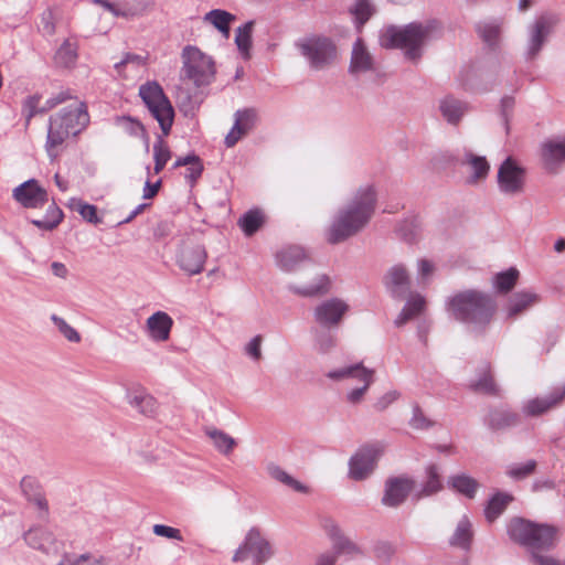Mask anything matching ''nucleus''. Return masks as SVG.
<instances>
[{
	"instance_id": "22",
	"label": "nucleus",
	"mask_w": 565,
	"mask_h": 565,
	"mask_svg": "<svg viewBox=\"0 0 565 565\" xmlns=\"http://www.w3.org/2000/svg\"><path fill=\"white\" fill-rule=\"evenodd\" d=\"M413 489V481L406 478H394L386 481L385 493L382 502L387 507H397L401 504L411 490Z\"/></svg>"
},
{
	"instance_id": "62",
	"label": "nucleus",
	"mask_w": 565,
	"mask_h": 565,
	"mask_svg": "<svg viewBox=\"0 0 565 565\" xmlns=\"http://www.w3.org/2000/svg\"><path fill=\"white\" fill-rule=\"evenodd\" d=\"M393 554L394 548L390 544L383 543L376 547V556L379 558H388Z\"/></svg>"
},
{
	"instance_id": "9",
	"label": "nucleus",
	"mask_w": 565,
	"mask_h": 565,
	"mask_svg": "<svg viewBox=\"0 0 565 565\" xmlns=\"http://www.w3.org/2000/svg\"><path fill=\"white\" fill-rule=\"evenodd\" d=\"M374 370L366 369L361 363H356L340 370L330 371L327 373V376L333 381L352 380L360 384L347 394V401L350 404L355 405L363 399L365 393L374 381Z\"/></svg>"
},
{
	"instance_id": "12",
	"label": "nucleus",
	"mask_w": 565,
	"mask_h": 565,
	"mask_svg": "<svg viewBox=\"0 0 565 565\" xmlns=\"http://www.w3.org/2000/svg\"><path fill=\"white\" fill-rule=\"evenodd\" d=\"M270 546L262 536L259 531L252 529L233 556L234 562H245L252 559L255 565H260L270 556Z\"/></svg>"
},
{
	"instance_id": "6",
	"label": "nucleus",
	"mask_w": 565,
	"mask_h": 565,
	"mask_svg": "<svg viewBox=\"0 0 565 565\" xmlns=\"http://www.w3.org/2000/svg\"><path fill=\"white\" fill-rule=\"evenodd\" d=\"M440 28L436 21L411 23L403 29L388 28L381 38L384 47H399L406 51L411 60L420 56L419 49L424 43L439 34Z\"/></svg>"
},
{
	"instance_id": "24",
	"label": "nucleus",
	"mask_w": 565,
	"mask_h": 565,
	"mask_svg": "<svg viewBox=\"0 0 565 565\" xmlns=\"http://www.w3.org/2000/svg\"><path fill=\"white\" fill-rule=\"evenodd\" d=\"M172 326V318L163 311H157L147 319V329L154 341H167Z\"/></svg>"
},
{
	"instance_id": "20",
	"label": "nucleus",
	"mask_w": 565,
	"mask_h": 565,
	"mask_svg": "<svg viewBox=\"0 0 565 565\" xmlns=\"http://www.w3.org/2000/svg\"><path fill=\"white\" fill-rule=\"evenodd\" d=\"M544 167L552 172L565 162V137L557 136L545 140L541 146Z\"/></svg>"
},
{
	"instance_id": "13",
	"label": "nucleus",
	"mask_w": 565,
	"mask_h": 565,
	"mask_svg": "<svg viewBox=\"0 0 565 565\" xmlns=\"http://www.w3.org/2000/svg\"><path fill=\"white\" fill-rule=\"evenodd\" d=\"M565 399V379L550 394L527 399L522 406L523 415L540 417L558 407Z\"/></svg>"
},
{
	"instance_id": "4",
	"label": "nucleus",
	"mask_w": 565,
	"mask_h": 565,
	"mask_svg": "<svg viewBox=\"0 0 565 565\" xmlns=\"http://www.w3.org/2000/svg\"><path fill=\"white\" fill-rule=\"evenodd\" d=\"M448 310L457 320L481 329L491 321L495 303L484 294L467 290L449 300Z\"/></svg>"
},
{
	"instance_id": "38",
	"label": "nucleus",
	"mask_w": 565,
	"mask_h": 565,
	"mask_svg": "<svg viewBox=\"0 0 565 565\" xmlns=\"http://www.w3.org/2000/svg\"><path fill=\"white\" fill-rule=\"evenodd\" d=\"M118 130L126 136L134 138H142L146 135L142 124L130 117H119L116 119Z\"/></svg>"
},
{
	"instance_id": "32",
	"label": "nucleus",
	"mask_w": 565,
	"mask_h": 565,
	"mask_svg": "<svg viewBox=\"0 0 565 565\" xmlns=\"http://www.w3.org/2000/svg\"><path fill=\"white\" fill-rule=\"evenodd\" d=\"M267 472L268 475L275 479L276 481L285 484L286 487L297 491V492H306L307 488L300 483L298 480H296L294 477H291L287 471H285L281 467L269 463L267 466Z\"/></svg>"
},
{
	"instance_id": "3",
	"label": "nucleus",
	"mask_w": 565,
	"mask_h": 565,
	"mask_svg": "<svg viewBox=\"0 0 565 565\" xmlns=\"http://www.w3.org/2000/svg\"><path fill=\"white\" fill-rule=\"evenodd\" d=\"M278 266L287 273H300L303 279L290 285L291 290L303 297L322 295L329 291L330 280L326 275H319L306 250L298 245L284 247L276 255Z\"/></svg>"
},
{
	"instance_id": "49",
	"label": "nucleus",
	"mask_w": 565,
	"mask_h": 565,
	"mask_svg": "<svg viewBox=\"0 0 565 565\" xmlns=\"http://www.w3.org/2000/svg\"><path fill=\"white\" fill-rule=\"evenodd\" d=\"M52 320L54 324L58 328L60 332L71 342H79L81 335L79 333L71 327L64 319L53 315Z\"/></svg>"
},
{
	"instance_id": "37",
	"label": "nucleus",
	"mask_w": 565,
	"mask_h": 565,
	"mask_svg": "<svg viewBox=\"0 0 565 565\" xmlns=\"http://www.w3.org/2000/svg\"><path fill=\"white\" fill-rule=\"evenodd\" d=\"M254 22L248 21L243 26L238 28L235 35V43L245 58L249 57V50L252 47V33Z\"/></svg>"
},
{
	"instance_id": "57",
	"label": "nucleus",
	"mask_w": 565,
	"mask_h": 565,
	"mask_svg": "<svg viewBox=\"0 0 565 565\" xmlns=\"http://www.w3.org/2000/svg\"><path fill=\"white\" fill-rule=\"evenodd\" d=\"M145 64L146 63H145L143 57H141L139 55L128 54L124 61H121L120 63H117L115 66H116V70L118 71V73H121L129 65L143 67Z\"/></svg>"
},
{
	"instance_id": "31",
	"label": "nucleus",
	"mask_w": 565,
	"mask_h": 565,
	"mask_svg": "<svg viewBox=\"0 0 565 565\" xmlns=\"http://www.w3.org/2000/svg\"><path fill=\"white\" fill-rule=\"evenodd\" d=\"M449 484L454 490L469 499L475 498V494L479 488V483L476 479L463 473L451 477L449 479Z\"/></svg>"
},
{
	"instance_id": "25",
	"label": "nucleus",
	"mask_w": 565,
	"mask_h": 565,
	"mask_svg": "<svg viewBox=\"0 0 565 565\" xmlns=\"http://www.w3.org/2000/svg\"><path fill=\"white\" fill-rule=\"evenodd\" d=\"M470 388L476 393L484 395H500V387L494 380L491 365L489 363L482 366L478 374V377L470 383Z\"/></svg>"
},
{
	"instance_id": "59",
	"label": "nucleus",
	"mask_w": 565,
	"mask_h": 565,
	"mask_svg": "<svg viewBox=\"0 0 565 565\" xmlns=\"http://www.w3.org/2000/svg\"><path fill=\"white\" fill-rule=\"evenodd\" d=\"M30 502H32L40 511L41 518H46L49 514V503L45 499V495L42 492H35L34 495L31 498H28Z\"/></svg>"
},
{
	"instance_id": "26",
	"label": "nucleus",
	"mask_w": 565,
	"mask_h": 565,
	"mask_svg": "<svg viewBox=\"0 0 565 565\" xmlns=\"http://www.w3.org/2000/svg\"><path fill=\"white\" fill-rule=\"evenodd\" d=\"M385 286L395 296H402L409 287V276L406 268L402 265H395L388 269L385 275Z\"/></svg>"
},
{
	"instance_id": "40",
	"label": "nucleus",
	"mask_w": 565,
	"mask_h": 565,
	"mask_svg": "<svg viewBox=\"0 0 565 565\" xmlns=\"http://www.w3.org/2000/svg\"><path fill=\"white\" fill-rule=\"evenodd\" d=\"M77 60V47L75 43L65 41L55 54V62L62 67H71Z\"/></svg>"
},
{
	"instance_id": "2",
	"label": "nucleus",
	"mask_w": 565,
	"mask_h": 565,
	"mask_svg": "<svg viewBox=\"0 0 565 565\" xmlns=\"http://www.w3.org/2000/svg\"><path fill=\"white\" fill-rule=\"evenodd\" d=\"M376 193L372 186L360 189L342 209L327 232V241L338 244L359 233L375 211Z\"/></svg>"
},
{
	"instance_id": "11",
	"label": "nucleus",
	"mask_w": 565,
	"mask_h": 565,
	"mask_svg": "<svg viewBox=\"0 0 565 565\" xmlns=\"http://www.w3.org/2000/svg\"><path fill=\"white\" fill-rule=\"evenodd\" d=\"M499 190L508 195L524 191L526 170L512 157H508L499 167L497 175Z\"/></svg>"
},
{
	"instance_id": "33",
	"label": "nucleus",
	"mask_w": 565,
	"mask_h": 565,
	"mask_svg": "<svg viewBox=\"0 0 565 565\" xmlns=\"http://www.w3.org/2000/svg\"><path fill=\"white\" fill-rule=\"evenodd\" d=\"M512 500L513 497L508 493L498 492L494 494L484 510L486 519L489 522H493L505 510Z\"/></svg>"
},
{
	"instance_id": "55",
	"label": "nucleus",
	"mask_w": 565,
	"mask_h": 565,
	"mask_svg": "<svg viewBox=\"0 0 565 565\" xmlns=\"http://www.w3.org/2000/svg\"><path fill=\"white\" fill-rule=\"evenodd\" d=\"M399 397V394L396 391H390L377 398V401L374 403L373 407L377 412L385 411L391 404H393L397 398Z\"/></svg>"
},
{
	"instance_id": "52",
	"label": "nucleus",
	"mask_w": 565,
	"mask_h": 565,
	"mask_svg": "<svg viewBox=\"0 0 565 565\" xmlns=\"http://www.w3.org/2000/svg\"><path fill=\"white\" fill-rule=\"evenodd\" d=\"M409 425L414 429H427L433 426V422L427 418L418 406L413 409V417Z\"/></svg>"
},
{
	"instance_id": "63",
	"label": "nucleus",
	"mask_w": 565,
	"mask_h": 565,
	"mask_svg": "<svg viewBox=\"0 0 565 565\" xmlns=\"http://www.w3.org/2000/svg\"><path fill=\"white\" fill-rule=\"evenodd\" d=\"M52 273L60 278H65L67 276V268L63 263L54 262L51 265Z\"/></svg>"
},
{
	"instance_id": "30",
	"label": "nucleus",
	"mask_w": 565,
	"mask_h": 565,
	"mask_svg": "<svg viewBox=\"0 0 565 565\" xmlns=\"http://www.w3.org/2000/svg\"><path fill=\"white\" fill-rule=\"evenodd\" d=\"M204 21L211 23L225 38H228L231 23L235 21V15L227 11L215 9L205 14Z\"/></svg>"
},
{
	"instance_id": "35",
	"label": "nucleus",
	"mask_w": 565,
	"mask_h": 565,
	"mask_svg": "<svg viewBox=\"0 0 565 565\" xmlns=\"http://www.w3.org/2000/svg\"><path fill=\"white\" fill-rule=\"evenodd\" d=\"M424 308L425 299L420 295H413L396 319V324L402 326L406 323L408 320L418 316L424 310Z\"/></svg>"
},
{
	"instance_id": "8",
	"label": "nucleus",
	"mask_w": 565,
	"mask_h": 565,
	"mask_svg": "<svg viewBox=\"0 0 565 565\" xmlns=\"http://www.w3.org/2000/svg\"><path fill=\"white\" fill-rule=\"evenodd\" d=\"M182 74L195 86L207 85L214 77L213 60L195 46L188 45L182 54Z\"/></svg>"
},
{
	"instance_id": "10",
	"label": "nucleus",
	"mask_w": 565,
	"mask_h": 565,
	"mask_svg": "<svg viewBox=\"0 0 565 565\" xmlns=\"http://www.w3.org/2000/svg\"><path fill=\"white\" fill-rule=\"evenodd\" d=\"M302 55L315 70H323L332 65L338 57L335 45L324 38H311L299 45Z\"/></svg>"
},
{
	"instance_id": "21",
	"label": "nucleus",
	"mask_w": 565,
	"mask_h": 565,
	"mask_svg": "<svg viewBox=\"0 0 565 565\" xmlns=\"http://www.w3.org/2000/svg\"><path fill=\"white\" fill-rule=\"evenodd\" d=\"M24 541L32 548L39 550L45 554L58 552L57 541L53 532L42 526L31 527L25 532Z\"/></svg>"
},
{
	"instance_id": "17",
	"label": "nucleus",
	"mask_w": 565,
	"mask_h": 565,
	"mask_svg": "<svg viewBox=\"0 0 565 565\" xmlns=\"http://www.w3.org/2000/svg\"><path fill=\"white\" fill-rule=\"evenodd\" d=\"M206 259V252L203 245L186 242L182 245L179 254V265L189 275H195L203 270Z\"/></svg>"
},
{
	"instance_id": "48",
	"label": "nucleus",
	"mask_w": 565,
	"mask_h": 565,
	"mask_svg": "<svg viewBox=\"0 0 565 565\" xmlns=\"http://www.w3.org/2000/svg\"><path fill=\"white\" fill-rule=\"evenodd\" d=\"M468 163L472 168L475 181L488 175L490 166L484 157L470 154Z\"/></svg>"
},
{
	"instance_id": "50",
	"label": "nucleus",
	"mask_w": 565,
	"mask_h": 565,
	"mask_svg": "<svg viewBox=\"0 0 565 565\" xmlns=\"http://www.w3.org/2000/svg\"><path fill=\"white\" fill-rule=\"evenodd\" d=\"M535 468V460H529L525 463L510 467V469L508 470V475L514 479H524L532 475Z\"/></svg>"
},
{
	"instance_id": "54",
	"label": "nucleus",
	"mask_w": 565,
	"mask_h": 565,
	"mask_svg": "<svg viewBox=\"0 0 565 565\" xmlns=\"http://www.w3.org/2000/svg\"><path fill=\"white\" fill-rule=\"evenodd\" d=\"M77 212L84 220L89 223L97 224L100 222L99 217L97 216V209L95 205L81 202L78 203Z\"/></svg>"
},
{
	"instance_id": "47",
	"label": "nucleus",
	"mask_w": 565,
	"mask_h": 565,
	"mask_svg": "<svg viewBox=\"0 0 565 565\" xmlns=\"http://www.w3.org/2000/svg\"><path fill=\"white\" fill-rule=\"evenodd\" d=\"M131 404L147 416H152L157 411L156 399L148 394L135 396Z\"/></svg>"
},
{
	"instance_id": "43",
	"label": "nucleus",
	"mask_w": 565,
	"mask_h": 565,
	"mask_svg": "<svg viewBox=\"0 0 565 565\" xmlns=\"http://www.w3.org/2000/svg\"><path fill=\"white\" fill-rule=\"evenodd\" d=\"M153 172L154 174H159L171 159V151L163 140H159L153 145Z\"/></svg>"
},
{
	"instance_id": "28",
	"label": "nucleus",
	"mask_w": 565,
	"mask_h": 565,
	"mask_svg": "<svg viewBox=\"0 0 565 565\" xmlns=\"http://www.w3.org/2000/svg\"><path fill=\"white\" fill-rule=\"evenodd\" d=\"M373 66V60L370 53L366 51L362 40H358L354 43L350 63V72L358 74L371 70Z\"/></svg>"
},
{
	"instance_id": "61",
	"label": "nucleus",
	"mask_w": 565,
	"mask_h": 565,
	"mask_svg": "<svg viewBox=\"0 0 565 565\" xmlns=\"http://www.w3.org/2000/svg\"><path fill=\"white\" fill-rule=\"evenodd\" d=\"M161 186V181L158 180L157 182L154 183H151L149 180L146 181V184H145V188H143V199H153L159 189Z\"/></svg>"
},
{
	"instance_id": "45",
	"label": "nucleus",
	"mask_w": 565,
	"mask_h": 565,
	"mask_svg": "<svg viewBox=\"0 0 565 565\" xmlns=\"http://www.w3.org/2000/svg\"><path fill=\"white\" fill-rule=\"evenodd\" d=\"M519 278V271L515 268H510L507 271L500 273L495 276V286L499 291L508 292L513 289Z\"/></svg>"
},
{
	"instance_id": "64",
	"label": "nucleus",
	"mask_w": 565,
	"mask_h": 565,
	"mask_svg": "<svg viewBox=\"0 0 565 565\" xmlns=\"http://www.w3.org/2000/svg\"><path fill=\"white\" fill-rule=\"evenodd\" d=\"M335 559H337L335 554L324 553L318 557L316 565H334Z\"/></svg>"
},
{
	"instance_id": "46",
	"label": "nucleus",
	"mask_w": 565,
	"mask_h": 565,
	"mask_svg": "<svg viewBox=\"0 0 565 565\" xmlns=\"http://www.w3.org/2000/svg\"><path fill=\"white\" fill-rule=\"evenodd\" d=\"M519 423V416L512 412H499L494 413L490 419V426L493 429H503L510 426H514Z\"/></svg>"
},
{
	"instance_id": "5",
	"label": "nucleus",
	"mask_w": 565,
	"mask_h": 565,
	"mask_svg": "<svg viewBox=\"0 0 565 565\" xmlns=\"http://www.w3.org/2000/svg\"><path fill=\"white\" fill-rule=\"evenodd\" d=\"M508 533L512 541L531 550L534 564L535 555L541 556L539 552L554 548L559 540L556 526L519 518L510 521Z\"/></svg>"
},
{
	"instance_id": "34",
	"label": "nucleus",
	"mask_w": 565,
	"mask_h": 565,
	"mask_svg": "<svg viewBox=\"0 0 565 565\" xmlns=\"http://www.w3.org/2000/svg\"><path fill=\"white\" fill-rule=\"evenodd\" d=\"M63 216L62 210L54 202H51L47 205L45 216L41 220H33L32 224L41 230L52 231L62 222Z\"/></svg>"
},
{
	"instance_id": "19",
	"label": "nucleus",
	"mask_w": 565,
	"mask_h": 565,
	"mask_svg": "<svg viewBox=\"0 0 565 565\" xmlns=\"http://www.w3.org/2000/svg\"><path fill=\"white\" fill-rule=\"evenodd\" d=\"M257 116L253 109L237 110L234 115V125L225 137L227 148L234 147L255 126Z\"/></svg>"
},
{
	"instance_id": "53",
	"label": "nucleus",
	"mask_w": 565,
	"mask_h": 565,
	"mask_svg": "<svg viewBox=\"0 0 565 565\" xmlns=\"http://www.w3.org/2000/svg\"><path fill=\"white\" fill-rule=\"evenodd\" d=\"M152 531L156 535L172 539L177 541H183V536L179 529L168 526L164 524H154Z\"/></svg>"
},
{
	"instance_id": "14",
	"label": "nucleus",
	"mask_w": 565,
	"mask_h": 565,
	"mask_svg": "<svg viewBox=\"0 0 565 565\" xmlns=\"http://www.w3.org/2000/svg\"><path fill=\"white\" fill-rule=\"evenodd\" d=\"M383 451L384 446L379 443L361 447L350 460V477L354 480L366 478Z\"/></svg>"
},
{
	"instance_id": "29",
	"label": "nucleus",
	"mask_w": 565,
	"mask_h": 565,
	"mask_svg": "<svg viewBox=\"0 0 565 565\" xmlns=\"http://www.w3.org/2000/svg\"><path fill=\"white\" fill-rule=\"evenodd\" d=\"M266 222L265 213L259 209H253L243 214L238 225L246 236L254 235Z\"/></svg>"
},
{
	"instance_id": "27",
	"label": "nucleus",
	"mask_w": 565,
	"mask_h": 565,
	"mask_svg": "<svg viewBox=\"0 0 565 565\" xmlns=\"http://www.w3.org/2000/svg\"><path fill=\"white\" fill-rule=\"evenodd\" d=\"M539 301H540V296L534 292H530V291L516 292L509 300L508 315H509V317L514 318V317L523 313L524 311H526L534 305H536Z\"/></svg>"
},
{
	"instance_id": "1",
	"label": "nucleus",
	"mask_w": 565,
	"mask_h": 565,
	"mask_svg": "<svg viewBox=\"0 0 565 565\" xmlns=\"http://www.w3.org/2000/svg\"><path fill=\"white\" fill-rule=\"evenodd\" d=\"M67 102L57 113L50 118L45 149L49 157L55 160L64 149L65 141L77 135L88 122L86 105L75 97H68L64 94L58 95L46 102L47 107L40 108V97H28L22 107L28 127L31 119L41 111L53 108L56 105Z\"/></svg>"
},
{
	"instance_id": "16",
	"label": "nucleus",
	"mask_w": 565,
	"mask_h": 565,
	"mask_svg": "<svg viewBox=\"0 0 565 565\" xmlns=\"http://www.w3.org/2000/svg\"><path fill=\"white\" fill-rule=\"evenodd\" d=\"M558 23L556 14L544 13L540 15L530 28L527 44V56L533 58L537 55L547 35Z\"/></svg>"
},
{
	"instance_id": "18",
	"label": "nucleus",
	"mask_w": 565,
	"mask_h": 565,
	"mask_svg": "<svg viewBox=\"0 0 565 565\" xmlns=\"http://www.w3.org/2000/svg\"><path fill=\"white\" fill-rule=\"evenodd\" d=\"M348 310L349 306L343 300L333 298L316 307L315 318L323 327H334L340 323Z\"/></svg>"
},
{
	"instance_id": "41",
	"label": "nucleus",
	"mask_w": 565,
	"mask_h": 565,
	"mask_svg": "<svg viewBox=\"0 0 565 565\" xmlns=\"http://www.w3.org/2000/svg\"><path fill=\"white\" fill-rule=\"evenodd\" d=\"M350 12L354 17L356 26L361 28L374 14L375 9L369 0H355Z\"/></svg>"
},
{
	"instance_id": "15",
	"label": "nucleus",
	"mask_w": 565,
	"mask_h": 565,
	"mask_svg": "<svg viewBox=\"0 0 565 565\" xmlns=\"http://www.w3.org/2000/svg\"><path fill=\"white\" fill-rule=\"evenodd\" d=\"M12 196L25 209H40L49 203L47 191L34 179L17 186L13 190Z\"/></svg>"
},
{
	"instance_id": "60",
	"label": "nucleus",
	"mask_w": 565,
	"mask_h": 565,
	"mask_svg": "<svg viewBox=\"0 0 565 565\" xmlns=\"http://www.w3.org/2000/svg\"><path fill=\"white\" fill-rule=\"evenodd\" d=\"M21 489L28 498H32L35 492H41L38 482L30 477L21 480Z\"/></svg>"
},
{
	"instance_id": "42",
	"label": "nucleus",
	"mask_w": 565,
	"mask_h": 565,
	"mask_svg": "<svg viewBox=\"0 0 565 565\" xmlns=\"http://www.w3.org/2000/svg\"><path fill=\"white\" fill-rule=\"evenodd\" d=\"M209 437L212 439L214 447L224 455L231 454L236 446L235 439L221 430L209 431Z\"/></svg>"
},
{
	"instance_id": "7",
	"label": "nucleus",
	"mask_w": 565,
	"mask_h": 565,
	"mask_svg": "<svg viewBox=\"0 0 565 565\" xmlns=\"http://www.w3.org/2000/svg\"><path fill=\"white\" fill-rule=\"evenodd\" d=\"M139 96L159 122L163 135H169L174 120V109L161 85L156 81H148L139 87Z\"/></svg>"
},
{
	"instance_id": "44",
	"label": "nucleus",
	"mask_w": 565,
	"mask_h": 565,
	"mask_svg": "<svg viewBox=\"0 0 565 565\" xmlns=\"http://www.w3.org/2000/svg\"><path fill=\"white\" fill-rule=\"evenodd\" d=\"M477 31L488 45L493 46L499 41L501 28L495 23H480Z\"/></svg>"
},
{
	"instance_id": "51",
	"label": "nucleus",
	"mask_w": 565,
	"mask_h": 565,
	"mask_svg": "<svg viewBox=\"0 0 565 565\" xmlns=\"http://www.w3.org/2000/svg\"><path fill=\"white\" fill-rule=\"evenodd\" d=\"M428 480L423 489L425 495L433 494L441 488L439 475L435 466H430L427 469Z\"/></svg>"
},
{
	"instance_id": "36",
	"label": "nucleus",
	"mask_w": 565,
	"mask_h": 565,
	"mask_svg": "<svg viewBox=\"0 0 565 565\" xmlns=\"http://www.w3.org/2000/svg\"><path fill=\"white\" fill-rule=\"evenodd\" d=\"M440 110L443 116L451 124H457L463 113L466 111L465 105L451 97H446L440 103Z\"/></svg>"
},
{
	"instance_id": "58",
	"label": "nucleus",
	"mask_w": 565,
	"mask_h": 565,
	"mask_svg": "<svg viewBox=\"0 0 565 565\" xmlns=\"http://www.w3.org/2000/svg\"><path fill=\"white\" fill-rule=\"evenodd\" d=\"M263 338L262 335H256L252 339V341L246 345L245 352L254 360L258 361L262 358V345Z\"/></svg>"
},
{
	"instance_id": "23",
	"label": "nucleus",
	"mask_w": 565,
	"mask_h": 565,
	"mask_svg": "<svg viewBox=\"0 0 565 565\" xmlns=\"http://www.w3.org/2000/svg\"><path fill=\"white\" fill-rule=\"evenodd\" d=\"M322 527L333 541V547L338 553L355 555L360 553L359 547L345 537L339 525L332 519H323Z\"/></svg>"
},
{
	"instance_id": "39",
	"label": "nucleus",
	"mask_w": 565,
	"mask_h": 565,
	"mask_svg": "<svg viewBox=\"0 0 565 565\" xmlns=\"http://www.w3.org/2000/svg\"><path fill=\"white\" fill-rule=\"evenodd\" d=\"M471 540V523L468 521V519L465 518L458 523L457 529L450 540V544L454 546L467 548L470 545Z\"/></svg>"
},
{
	"instance_id": "56",
	"label": "nucleus",
	"mask_w": 565,
	"mask_h": 565,
	"mask_svg": "<svg viewBox=\"0 0 565 565\" xmlns=\"http://www.w3.org/2000/svg\"><path fill=\"white\" fill-rule=\"evenodd\" d=\"M193 160L188 164V178L191 183H194L202 174L203 164L198 156L192 154Z\"/></svg>"
}]
</instances>
